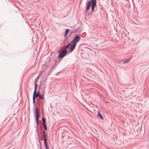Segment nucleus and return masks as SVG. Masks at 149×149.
Returning <instances> with one entry per match:
<instances>
[{
  "instance_id": "nucleus-1",
  "label": "nucleus",
  "mask_w": 149,
  "mask_h": 149,
  "mask_svg": "<svg viewBox=\"0 0 149 149\" xmlns=\"http://www.w3.org/2000/svg\"><path fill=\"white\" fill-rule=\"evenodd\" d=\"M96 4V0H90L88 2L87 5L86 10L88 11L91 6V9L92 12L94 11L95 7Z\"/></svg>"
},
{
  "instance_id": "nucleus-2",
  "label": "nucleus",
  "mask_w": 149,
  "mask_h": 149,
  "mask_svg": "<svg viewBox=\"0 0 149 149\" xmlns=\"http://www.w3.org/2000/svg\"><path fill=\"white\" fill-rule=\"evenodd\" d=\"M36 119V122L37 127L39 124V115L38 107L36 106L35 107Z\"/></svg>"
},
{
  "instance_id": "nucleus-3",
  "label": "nucleus",
  "mask_w": 149,
  "mask_h": 149,
  "mask_svg": "<svg viewBox=\"0 0 149 149\" xmlns=\"http://www.w3.org/2000/svg\"><path fill=\"white\" fill-rule=\"evenodd\" d=\"M67 53V51H65L63 49L60 52L58 55V58H62L65 56Z\"/></svg>"
},
{
  "instance_id": "nucleus-4",
  "label": "nucleus",
  "mask_w": 149,
  "mask_h": 149,
  "mask_svg": "<svg viewBox=\"0 0 149 149\" xmlns=\"http://www.w3.org/2000/svg\"><path fill=\"white\" fill-rule=\"evenodd\" d=\"M80 39V37L79 35H74V38L72 41L73 43H76L77 44V43L79 41Z\"/></svg>"
},
{
  "instance_id": "nucleus-5",
  "label": "nucleus",
  "mask_w": 149,
  "mask_h": 149,
  "mask_svg": "<svg viewBox=\"0 0 149 149\" xmlns=\"http://www.w3.org/2000/svg\"><path fill=\"white\" fill-rule=\"evenodd\" d=\"M43 138L44 140V143L45 144V148L46 149H48L47 148V140L46 139V137L45 136V131L44 130L43 131Z\"/></svg>"
},
{
  "instance_id": "nucleus-6",
  "label": "nucleus",
  "mask_w": 149,
  "mask_h": 149,
  "mask_svg": "<svg viewBox=\"0 0 149 149\" xmlns=\"http://www.w3.org/2000/svg\"><path fill=\"white\" fill-rule=\"evenodd\" d=\"M40 94V93L39 91L37 93L36 92H33V98L35 99V98L39 97Z\"/></svg>"
},
{
  "instance_id": "nucleus-7",
  "label": "nucleus",
  "mask_w": 149,
  "mask_h": 149,
  "mask_svg": "<svg viewBox=\"0 0 149 149\" xmlns=\"http://www.w3.org/2000/svg\"><path fill=\"white\" fill-rule=\"evenodd\" d=\"M77 44L76 43H73L71 46L70 47V52H72L74 49Z\"/></svg>"
},
{
  "instance_id": "nucleus-8",
  "label": "nucleus",
  "mask_w": 149,
  "mask_h": 149,
  "mask_svg": "<svg viewBox=\"0 0 149 149\" xmlns=\"http://www.w3.org/2000/svg\"><path fill=\"white\" fill-rule=\"evenodd\" d=\"M42 126L46 125V119L43 116H42Z\"/></svg>"
},
{
  "instance_id": "nucleus-9",
  "label": "nucleus",
  "mask_w": 149,
  "mask_h": 149,
  "mask_svg": "<svg viewBox=\"0 0 149 149\" xmlns=\"http://www.w3.org/2000/svg\"><path fill=\"white\" fill-rule=\"evenodd\" d=\"M97 116L102 119H103V117L99 112H98Z\"/></svg>"
},
{
  "instance_id": "nucleus-10",
  "label": "nucleus",
  "mask_w": 149,
  "mask_h": 149,
  "mask_svg": "<svg viewBox=\"0 0 149 149\" xmlns=\"http://www.w3.org/2000/svg\"><path fill=\"white\" fill-rule=\"evenodd\" d=\"M70 45V44H69L68 45H67L65 46L64 48L63 49V50H65V51H67L66 49L67 48H69Z\"/></svg>"
},
{
  "instance_id": "nucleus-11",
  "label": "nucleus",
  "mask_w": 149,
  "mask_h": 149,
  "mask_svg": "<svg viewBox=\"0 0 149 149\" xmlns=\"http://www.w3.org/2000/svg\"><path fill=\"white\" fill-rule=\"evenodd\" d=\"M69 32V29H66L65 31L64 36L65 37L68 34Z\"/></svg>"
},
{
  "instance_id": "nucleus-12",
  "label": "nucleus",
  "mask_w": 149,
  "mask_h": 149,
  "mask_svg": "<svg viewBox=\"0 0 149 149\" xmlns=\"http://www.w3.org/2000/svg\"><path fill=\"white\" fill-rule=\"evenodd\" d=\"M38 97H39V99L41 100H43L44 99L43 95H41L40 93L39 95V96Z\"/></svg>"
},
{
  "instance_id": "nucleus-13",
  "label": "nucleus",
  "mask_w": 149,
  "mask_h": 149,
  "mask_svg": "<svg viewBox=\"0 0 149 149\" xmlns=\"http://www.w3.org/2000/svg\"><path fill=\"white\" fill-rule=\"evenodd\" d=\"M131 57L129 59H127L125 61H124L123 63H129L130 61V60L131 59Z\"/></svg>"
},
{
  "instance_id": "nucleus-14",
  "label": "nucleus",
  "mask_w": 149,
  "mask_h": 149,
  "mask_svg": "<svg viewBox=\"0 0 149 149\" xmlns=\"http://www.w3.org/2000/svg\"><path fill=\"white\" fill-rule=\"evenodd\" d=\"M34 92H36L37 85L36 83H34Z\"/></svg>"
},
{
  "instance_id": "nucleus-15",
  "label": "nucleus",
  "mask_w": 149,
  "mask_h": 149,
  "mask_svg": "<svg viewBox=\"0 0 149 149\" xmlns=\"http://www.w3.org/2000/svg\"><path fill=\"white\" fill-rule=\"evenodd\" d=\"M43 126L44 127V130H47V127L46 125H43Z\"/></svg>"
},
{
  "instance_id": "nucleus-16",
  "label": "nucleus",
  "mask_w": 149,
  "mask_h": 149,
  "mask_svg": "<svg viewBox=\"0 0 149 149\" xmlns=\"http://www.w3.org/2000/svg\"><path fill=\"white\" fill-rule=\"evenodd\" d=\"M38 78H39L38 77H37L36 78V79H35V81H34V83H36L37 84V80L38 79Z\"/></svg>"
},
{
  "instance_id": "nucleus-17",
  "label": "nucleus",
  "mask_w": 149,
  "mask_h": 149,
  "mask_svg": "<svg viewBox=\"0 0 149 149\" xmlns=\"http://www.w3.org/2000/svg\"><path fill=\"white\" fill-rule=\"evenodd\" d=\"M33 104H35V99L33 98Z\"/></svg>"
},
{
  "instance_id": "nucleus-18",
  "label": "nucleus",
  "mask_w": 149,
  "mask_h": 149,
  "mask_svg": "<svg viewBox=\"0 0 149 149\" xmlns=\"http://www.w3.org/2000/svg\"><path fill=\"white\" fill-rule=\"evenodd\" d=\"M41 74V72H40V73L37 76V77H39V76H40V74Z\"/></svg>"
},
{
  "instance_id": "nucleus-19",
  "label": "nucleus",
  "mask_w": 149,
  "mask_h": 149,
  "mask_svg": "<svg viewBox=\"0 0 149 149\" xmlns=\"http://www.w3.org/2000/svg\"><path fill=\"white\" fill-rule=\"evenodd\" d=\"M57 62V61L56 60L55 61V63H55V65L56 63Z\"/></svg>"
}]
</instances>
